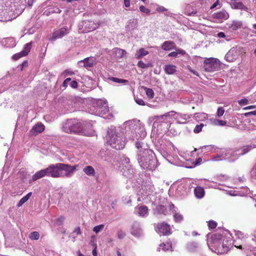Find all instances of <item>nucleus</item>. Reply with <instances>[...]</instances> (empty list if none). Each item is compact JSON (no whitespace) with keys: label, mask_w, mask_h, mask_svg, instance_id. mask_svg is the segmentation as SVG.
I'll list each match as a JSON object with an SVG mask.
<instances>
[{"label":"nucleus","mask_w":256,"mask_h":256,"mask_svg":"<svg viewBox=\"0 0 256 256\" xmlns=\"http://www.w3.org/2000/svg\"><path fill=\"white\" fill-rule=\"evenodd\" d=\"M233 244H234L232 234L226 230H222L220 232L212 234L208 240L210 248L218 254L226 253Z\"/></svg>","instance_id":"1"},{"label":"nucleus","mask_w":256,"mask_h":256,"mask_svg":"<svg viewBox=\"0 0 256 256\" xmlns=\"http://www.w3.org/2000/svg\"><path fill=\"white\" fill-rule=\"evenodd\" d=\"M144 88L145 90L146 96L149 98H152L154 96V92L153 90L151 88H148L146 87H144Z\"/></svg>","instance_id":"46"},{"label":"nucleus","mask_w":256,"mask_h":256,"mask_svg":"<svg viewBox=\"0 0 256 256\" xmlns=\"http://www.w3.org/2000/svg\"><path fill=\"white\" fill-rule=\"evenodd\" d=\"M114 52L116 54V56L118 58H122L124 56V55L126 53L125 50L120 48H114Z\"/></svg>","instance_id":"44"},{"label":"nucleus","mask_w":256,"mask_h":256,"mask_svg":"<svg viewBox=\"0 0 256 256\" xmlns=\"http://www.w3.org/2000/svg\"><path fill=\"white\" fill-rule=\"evenodd\" d=\"M238 103L240 105H246L248 104V100L246 98H242L238 100Z\"/></svg>","instance_id":"57"},{"label":"nucleus","mask_w":256,"mask_h":256,"mask_svg":"<svg viewBox=\"0 0 256 256\" xmlns=\"http://www.w3.org/2000/svg\"><path fill=\"white\" fill-rule=\"evenodd\" d=\"M62 163H57L56 164H51L46 168L48 176H51L54 178H60L62 172H60V166Z\"/></svg>","instance_id":"11"},{"label":"nucleus","mask_w":256,"mask_h":256,"mask_svg":"<svg viewBox=\"0 0 256 256\" xmlns=\"http://www.w3.org/2000/svg\"><path fill=\"white\" fill-rule=\"evenodd\" d=\"M242 25V22L240 20H234L229 24V28L232 30H237L240 28Z\"/></svg>","instance_id":"35"},{"label":"nucleus","mask_w":256,"mask_h":256,"mask_svg":"<svg viewBox=\"0 0 256 256\" xmlns=\"http://www.w3.org/2000/svg\"><path fill=\"white\" fill-rule=\"evenodd\" d=\"M74 16V12L72 8H68L64 14V18H68L72 17Z\"/></svg>","instance_id":"42"},{"label":"nucleus","mask_w":256,"mask_h":256,"mask_svg":"<svg viewBox=\"0 0 256 256\" xmlns=\"http://www.w3.org/2000/svg\"><path fill=\"white\" fill-rule=\"evenodd\" d=\"M64 220V217L63 216H60L56 220L58 225H61Z\"/></svg>","instance_id":"62"},{"label":"nucleus","mask_w":256,"mask_h":256,"mask_svg":"<svg viewBox=\"0 0 256 256\" xmlns=\"http://www.w3.org/2000/svg\"><path fill=\"white\" fill-rule=\"evenodd\" d=\"M135 210L137 214L141 217H146L148 214V209L145 206H141L136 208Z\"/></svg>","instance_id":"22"},{"label":"nucleus","mask_w":256,"mask_h":256,"mask_svg":"<svg viewBox=\"0 0 256 256\" xmlns=\"http://www.w3.org/2000/svg\"><path fill=\"white\" fill-rule=\"evenodd\" d=\"M70 27L64 26L53 32L50 40L61 38L70 32Z\"/></svg>","instance_id":"13"},{"label":"nucleus","mask_w":256,"mask_h":256,"mask_svg":"<svg viewBox=\"0 0 256 256\" xmlns=\"http://www.w3.org/2000/svg\"><path fill=\"white\" fill-rule=\"evenodd\" d=\"M204 68L206 72H212L218 68V64L214 58H210L205 60Z\"/></svg>","instance_id":"12"},{"label":"nucleus","mask_w":256,"mask_h":256,"mask_svg":"<svg viewBox=\"0 0 256 256\" xmlns=\"http://www.w3.org/2000/svg\"><path fill=\"white\" fill-rule=\"evenodd\" d=\"M122 174L128 178H132L135 173V170L131 165H128V166H124V167L122 168Z\"/></svg>","instance_id":"21"},{"label":"nucleus","mask_w":256,"mask_h":256,"mask_svg":"<svg viewBox=\"0 0 256 256\" xmlns=\"http://www.w3.org/2000/svg\"><path fill=\"white\" fill-rule=\"evenodd\" d=\"M44 130V126L42 123H38L34 126L30 130L31 135H36L42 132Z\"/></svg>","instance_id":"23"},{"label":"nucleus","mask_w":256,"mask_h":256,"mask_svg":"<svg viewBox=\"0 0 256 256\" xmlns=\"http://www.w3.org/2000/svg\"><path fill=\"white\" fill-rule=\"evenodd\" d=\"M199 244L196 242H190L187 244V248L190 252H194L198 248Z\"/></svg>","instance_id":"37"},{"label":"nucleus","mask_w":256,"mask_h":256,"mask_svg":"<svg viewBox=\"0 0 256 256\" xmlns=\"http://www.w3.org/2000/svg\"><path fill=\"white\" fill-rule=\"evenodd\" d=\"M256 148V144H247V145L244 146L241 148L240 152V154L243 155V154H246Z\"/></svg>","instance_id":"30"},{"label":"nucleus","mask_w":256,"mask_h":256,"mask_svg":"<svg viewBox=\"0 0 256 256\" xmlns=\"http://www.w3.org/2000/svg\"><path fill=\"white\" fill-rule=\"evenodd\" d=\"M32 194V192H30L26 196L22 198L18 202L17 206L18 207L22 206L24 204L26 201L28 200L30 198Z\"/></svg>","instance_id":"40"},{"label":"nucleus","mask_w":256,"mask_h":256,"mask_svg":"<svg viewBox=\"0 0 256 256\" xmlns=\"http://www.w3.org/2000/svg\"><path fill=\"white\" fill-rule=\"evenodd\" d=\"M194 118L196 121H204L208 118V115L204 112L196 113L194 116Z\"/></svg>","instance_id":"32"},{"label":"nucleus","mask_w":256,"mask_h":256,"mask_svg":"<svg viewBox=\"0 0 256 256\" xmlns=\"http://www.w3.org/2000/svg\"><path fill=\"white\" fill-rule=\"evenodd\" d=\"M254 238L252 240V244L250 245H244V250H248L250 251H255L256 249V230L254 232Z\"/></svg>","instance_id":"28"},{"label":"nucleus","mask_w":256,"mask_h":256,"mask_svg":"<svg viewBox=\"0 0 256 256\" xmlns=\"http://www.w3.org/2000/svg\"><path fill=\"white\" fill-rule=\"evenodd\" d=\"M156 231L160 234L163 235L170 234V225L163 222L158 224L156 227Z\"/></svg>","instance_id":"14"},{"label":"nucleus","mask_w":256,"mask_h":256,"mask_svg":"<svg viewBox=\"0 0 256 256\" xmlns=\"http://www.w3.org/2000/svg\"><path fill=\"white\" fill-rule=\"evenodd\" d=\"M162 48L164 50H170L173 49L176 50V44L172 41H166L162 44Z\"/></svg>","instance_id":"26"},{"label":"nucleus","mask_w":256,"mask_h":256,"mask_svg":"<svg viewBox=\"0 0 256 256\" xmlns=\"http://www.w3.org/2000/svg\"><path fill=\"white\" fill-rule=\"evenodd\" d=\"M138 148L136 158L140 168L144 170H153L158 166L157 160L154 152L144 142H136Z\"/></svg>","instance_id":"2"},{"label":"nucleus","mask_w":256,"mask_h":256,"mask_svg":"<svg viewBox=\"0 0 256 256\" xmlns=\"http://www.w3.org/2000/svg\"><path fill=\"white\" fill-rule=\"evenodd\" d=\"M212 16L220 22L227 20L229 18L228 14L224 10L214 12Z\"/></svg>","instance_id":"18"},{"label":"nucleus","mask_w":256,"mask_h":256,"mask_svg":"<svg viewBox=\"0 0 256 256\" xmlns=\"http://www.w3.org/2000/svg\"><path fill=\"white\" fill-rule=\"evenodd\" d=\"M122 127L125 130L126 138L130 140L143 139L146 136L144 126L140 123L139 120H128L124 123Z\"/></svg>","instance_id":"4"},{"label":"nucleus","mask_w":256,"mask_h":256,"mask_svg":"<svg viewBox=\"0 0 256 256\" xmlns=\"http://www.w3.org/2000/svg\"><path fill=\"white\" fill-rule=\"evenodd\" d=\"M96 112L100 116L104 118H110L112 115L109 114V108L106 100H100L97 102Z\"/></svg>","instance_id":"9"},{"label":"nucleus","mask_w":256,"mask_h":256,"mask_svg":"<svg viewBox=\"0 0 256 256\" xmlns=\"http://www.w3.org/2000/svg\"><path fill=\"white\" fill-rule=\"evenodd\" d=\"M26 0H16L10 6L0 5V21L8 22L16 18L24 10Z\"/></svg>","instance_id":"3"},{"label":"nucleus","mask_w":256,"mask_h":256,"mask_svg":"<svg viewBox=\"0 0 256 256\" xmlns=\"http://www.w3.org/2000/svg\"><path fill=\"white\" fill-rule=\"evenodd\" d=\"M235 236L237 238L241 240L242 244H240L238 245V243H237L236 242V241L234 243V244H234V246L240 249H244V246H246L247 244H243V241H244L246 238V235L245 234L242 232L238 230L235 232Z\"/></svg>","instance_id":"17"},{"label":"nucleus","mask_w":256,"mask_h":256,"mask_svg":"<svg viewBox=\"0 0 256 256\" xmlns=\"http://www.w3.org/2000/svg\"><path fill=\"white\" fill-rule=\"evenodd\" d=\"M168 132L172 136L176 135L178 134V132L171 126V124H170L169 128H168Z\"/></svg>","instance_id":"55"},{"label":"nucleus","mask_w":256,"mask_h":256,"mask_svg":"<svg viewBox=\"0 0 256 256\" xmlns=\"http://www.w3.org/2000/svg\"><path fill=\"white\" fill-rule=\"evenodd\" d=\"M85 24V30H84L86 32H91L92 31L96 29L98 27L99 24L95 23L93 21H90L87 20L84 22Z\"/></svg>","instance_id":"24"},{"label":"nucleus","mask_w":256,"mask_h":256,"mask_svg":"<svg viewBox=\"0 0 256 256\" xmlns=\"http://www.w3.org/2000/svg\"><path fill=\"white\" fill-rule=\"evenodd\" d=\"M148 54V50H146L144 48H141L136 51L135 54V58L137 59H140Z\"/></svg>","instance_id":"36"},{"label":"nucleus","mask_w":256,"mask_h":256,"mask_svg":"<svg viewBox=\"0 0 256 256\" xmlns=\"http://www.w3.org/2000/svg\"><path fill=\"white\" fill-rule=\"evenodd\" d=\"M88 124L86 122H81L76 119L67 120L62 126L63 130L66 133H74L92 136L94 132L87 134L86 132Z\"/></svg>","instance_id":"5"},{"label":"nucleus","mask_w":256,"mask_h":256,"mask_svg":"<svg viewBox=\"0 0 256 256\" xmlns=\"http://www.w3.org/2000/svg\"><path fill=\"white\" fill-rule=\"evenodd\" d=\"M126 234L122 230H119L118 232V237L120 239H122L124 238Z\"/></svg>","instance_id":"59"},{"label":"nucleus","mask_w":256,"mask_h":256,"mask_svg":"<svg viewBox=\"0 0 256 256\" xmlns=\"http://www.w3.org/2000/svg\"><path fill=\"white\" fill-rule=\"evenodd\" d=\"M32 47V42H28L24 45V50L22 51L23 56H26L30 52Z\"/></svg>","instance_id":"43"},{"label":"nucleus","mask_w":256,"mask_h":256,"mask_svg":"<svg viewBox=\"0 0 256 256\" xmlns=\"http://www.w3.org/2000/svg\"><path fill=\"white\" fill-rule=\"evenodd\" d=\"M81 234V230L80 227H77L72 232L70 236V238H72V242L75 241V238Z\"/></svg>","instance_id":"41"},{"label":"nucleus","mask_w":256,"mask_h":256,"mask_svg":"<svg viewBox=\"0 0 256 256\" xmlns=\"http://www.w3.org/2000/svg\"><path fill=\"white\" fill-rule=\"evenodd\" d=\"M164 71L168 74H173L176 71V67L172 64H167L165 66Z\"/></svg>","instance_id":"33"},{"label":"nucleus","mask_w":256,"mask_h":256,"mask_svg":"<svg viewBox=\"0 0 256 256\" xmlns=\"http://www.w3.org/2000/svg\"><path fill=\"white\" fill-rule=\"evenodd\" d=\"M137 24V20L134 18L130 19L126 24V28L128 30L134 29Z\"/></svg>","instance_id":"38"},{"label":"nucleus","mask_w":256,"mask_h":256,"mask_svg":"<svg viewBox=\"0 0 256 256\" xmlns=\"http://www.w3.org/2000/svg\"><path fill=\"white\" fill-rule=\"evenodd\" d=\"M202 149L206 152H211L214 149V146L212 145L204 146L202 148Z\"/></svg>","instance_id":"50"},{"label":"nucleus","mask_w":256,"mask_h":256,"mask_svg":"<svg viewBox=\"0 0 256 256\" xmlns=\"http://www.w3.org/2000/svg\"><path fill=\"white\" fill-rule=\"evenodd\" d=\"M239 51L236 48H232L226 54L225 59L228 62H234L238 58Z\"/></svg>","instance_id":"15"},{"label":"nucleus","mask_w":256,"mask_h":256,"mask_svg":"<svg viewBox=\"0 0 256 256\" xmlns=\"http://www.w3.org/2000/svg\"><path fill=\"white\" fill-rule=\"evenodd\" d=\"M28 237L31 240H36L39 239L40 234L38 232H33L30 234Z\"/></svg>","instance_id":"47"},{"label":"nucleus","mask_w":256,"mask_h":256,"mask_svg":"<svg viewBox=\"0 0 256 256\" xmlns=\"http://www.w3.org/2000/svg\"><path fill=\"white\" fill-rule=\"evenodd\" d=\"M250 174L252 178L256 180V167L254 168L251 172H250Z\"/></svg>","instance_id":"64"},{"label":"nucleus","mask_w":256,"mask_h":256,"mask_svg":"<svg viewBox=\"0 0 256 256\" xmlns=\"http://www.w3.org/2000/svg\"><path fill=\"white\" fill-rule=\"evenodd\" d=\"M135 101L137 104L140 106H144L145 103L143 100L139 98H135Z\"/></svg>","instance_id":"60"},{"label":"nucleus","mask_w":256,"mask_h":256,"mask_svg":"<svg viewBox=\"0 0 256 256\" xmlns=\"http://www.w3.org/2000/svg\"><path fill=\"white\" fill-rule=\"evenodd\" d=\"M224 110L222 107H220L218 108L217 112H216V116L218 118L221 117L224 112Z\"/></svg>","instance_id":"52"},{"label":"nucleus","mask_w":256,"mask_h":256,"mask_svg":"<svg viewBox=\"0 0 256 256\" xmlns=\"http://www.w3.org/2000/svg\"><path fill=\"white\" fill-rule=\"evenodd\" d=\"M232 6L234 9L240 10L246 12H248V8L245 6L241 2H234L232 3Z\"/></svg>","instance_id":"29"},{"label":"nucleus","mask_w":256,"mask_h":256,"mask_svg":"<svg viewBox=\"0 0 256 256\" xmlns=\"http://www.w3.org/2000/svg\"><path fill=\"white\" fill-rule=\"evenodd\" d=\"M217 224L214 220H210L208 222V226L210 228L214 229L216 228Z\"/></svg>","instance_id":"54"},{"label":"nucleus","mask_w":256,"mask_h":256,"mask_svg":"<svg viewBox=\"0 0 256 256\" xmlns=\"http://www.w3.org/2000/svg\"><path fill=\"white\" fill-rule=\"evenodd\" d=\"M45 176H48L46 168L36 172L32 176V180L35 181Z\"/></svg>","instance_id":"25"},{"label":"nucleus","mask_w":256,"mask_h":256,"mask_svg":"<svg viewBox=\"0 0 256 256\" xmlns=\"http://www.w3.org/2000/svg\"><path fill=\"white\" fill-rule=\"evenodd\" d=\"M78 167V164L72 166L69 164L62 163L60 166V178H70L72 176Z\"/></svg>","instance_id":"10"},{"label":"nucleus","mask_w":256,"mask_h":256,"mask_svg":"<svg viewBox=\"0 0 256 256\" xmlns=\"http://www.w3.org/2000/svg\"><path fill=\"white\" fill-rule=\"evenodd\" d=\"M190 117L186 114H184L176 112L174 111H171L164 114L158 117L159 120H166L170 122V118L174 119L178 124H185Z\"/></svg>","instance_id":"8"},{"label":"nucleus","mask_w":256,"mask_h":256,"mask_svg":"<svg viewBox=\"0 0 256 256\" xmlns=\"http://www.w3.org/2000/svg\"><path fill=\"white\" fill-rule=\"evenodd\" d=\"M231 154L230 150H222L220 154H216L215 156L212 157L211 160L212 161H219L222 160L224 159H226V158L228 156L229 154Z\"/></svg>","instance_id":"19"},{"label":"nucleus","mask_w":256,"mask_h":256,"mask_svg":"<svg viewBox=\"0 0 256 256\" xmlns=\"http://www.w3.org/2000/svg\"><path fill=\"white\" fill-rule=\"evenodd\" d=\"M204 190L201 186H196L194 190V194L197 198H202L204 196Z\"/></svg>","instance_id":"31"},{"label":"nucleus","mask_w":256,"mask_h":256,"mask_svg":"<svg viewBox=\"0 0 256 256\" xmlns=\"http://www.w3.org/2000/svg\"><path fill=\"white\" fill-rule=\"evenodd\" d=\"M22 56H23V54H22V52H20L19 53H18V54H16L13 55L12 58L15 60H17L18 58H20Z\"/></svg>","instance_id":"56"},{"label":"nucleus","mask_w":256,"mask_h":256,"mask_svg":"<svg viewBox=\"0 0 256 256\" xmlns=\"http://www.w3.org/2000/svg\"><path fill=\"white\" fill-rule=\"evenodd\" d=\"M130 160L128 158H124L122 160V164H125L126 166H128V165H130Z\"/></svg>","instance_id":"61"},{"label":"nucleus","mask_w":256,"mask_h":256,"mask_svg":"<svg viewBox=\"0 0 256 256\" xmlns=\"http://www.w3.org/2000/svg\"><path fill=\"white\" fill-rule=\"evenodd\" d=\"M172 212H174L173 216L176 222H180L183 220V216L182 214L176 212V210H174Z\"/></svg>","instance_id":"45"},{"label":"nucleus","mask_w":256,"mask_h":256,"mask_svg":"<svg viewBox=\"0 0 256 256\" xmlns=\"http://www.w3.org/2000/svg\"><path fill=\"white\" fill-rule=\"evenodd\" d=\"M2 46L6 48H14L16 45V40L13 38H4L0 40Z\"/></svg>","instance_id":"16"},{"label":"nucleus","mask_w":256,"mask_h":256,"mask_svg":"<svg viewBox=\"0 0 256 256\" xmlns=\"http://www.w3.org/2000/svg\"><path fill=\"white\" fill-rule=\"evenodd\" d=\"M71 79L70 78H66L63 82L62 84V87H64V88H66V87H67L68 86V82H70V81Z\"/></svg>","instance_id":"63"},{"label":"nucleus","mask_w":256,"mask_h":256,"mask_svg":"<svg viewBox=\"0 0 256 256\" xmlns=\"http://www.w3.org/2000/svg\"><path fill=\"white\" fill-rule=\"evenodd\" d=\"M140 10L144 14H149L150 12V10L148 8H147L144 6H140L139 8Z\"/></svg>","instance_id":"53"},{"label":"nucleus","mask_w":256,"mask_h":256,"mask_svg":"<svg viewBox=\"0 0 256 256\" xmlns=\"http://www.w3.org/2000/svg\"><path fill=\"white\" fill-rule=\"evenodd\" d=\"M131 234L136 237L140 236L142 234V230L138 222H134L133 223L131 228Z\"/></svg>","instance_id":"20"},{"label":"nucleus","mask_w":256,"mask_h":256,"mask_svg":"<svg viewBox=\"0 0 256 256\" xmlns=\"http://www.w3.org/2000/svg\"><path fill=\"white\" fill-rule=\"evenodd\" d=\"M110 80L112 82L116 83H126L128 82V81L125 80H122L116 78L112 77Z\"/></svg>","instance_id":"49"},{"label":"nucleus","mask_w":256,"mask_h":256,"mask_svg":"<svg viewBox=\"0 0 256 256\" xmlns=\"http://www.w3.org/2000/svg\"><path fill=\"white\" fill-rule=\"evenodd\" d=\"M204 124H200L199 125H196L194 130V132L195 134L200 132L202 130V128L204 126Z\"/></svg>","instance_id":"48"},{"label":"nucleus","mask_w":256,"mask_h":256,"mask_svg":"<svg viewBox=\"0 0 256 256\" xmlns=\"http://www.w3.org/2000/svg\"><path fill=\"white\" fill-rule=\"evenodd\" d=\"M172 247V244L170 242H166V243H162L159 246L158 248V250H160V249H162L164 251H167L169 250H171Z\"/></svg>","instance_id":"39"},{"label":"nucleus","mask_w":256,"mask_h":256,"mask_svg":"<svg viewBox=\"0 0 256 256\" xmlns=\"http://www.w3.org/2000/svg\"><path fill=\"white\" fill-rule=\"evenodd\" d=\"M83 172L88 176H94L96 174L95 170L90 166H87L83 168Z\"/></svg>","instance_id":"34"},{"label":"nucleus","mask_w":256,"mask_h":256,"mask_svg":"<svg viewBox=\"0 0 256 256\" xmlns=\"http://www.w3.org/2000/svg\"><path fill=\"white\" fill-rule=\"evenodd\" d=\"M107 144L116 150L122 149L124 147L125 141L122 140L120 134L115 128L108 131Z\"/></svg>","instance_id":"6"},{"label":"nucleus","mask_w":256,"mask_h":256,"mask_svg":"<svg viewBox=\"0 0 256 256\" xmlns=\"http://www.w3.org/2000/svg\"><path fill=\"white\" fill-rule=\"evenodd\" d=\"M96 59L94 58H87L84 59V60L80 61V64L83 63L84 66L86 68H91L93 66L95 63Z\"/></svg>","instance_id":"27"},{"label":"nucleus","mask_w":256,"mask_h":256,"mask_svg":"<svg viewBox=\"0 0 256 256\" xmlns=\"http://www.w3.org/2000/svg\"><path fill=\"white\" fill-rule=\"evenodd\" d=\"M138 66L142 68H145L148 67V65L144 63L142 61H139L138 63Z\"/></svg>","instance_id":"58"},{"label":"nucleus","mask_w":256,"mask_h":256,"mask_svg":"<svg viewBox=\"0 0 256 256\" xmlns=\"http://www.w3.org/2000/svg\"><path fill=\"white\" fill-rule=\"evenodd\" d=\"M104 228V224H100L96 226H95L93 228V231L95 232L96 234H98Z\"/></svg>","instance_id":"51"},{"label":"nucleus","mask_w":256,"mask_h":256,"mask_svg":"<svg viewBox=\"0 0 256 256\" xmlns=\"http://www.w3.org/2000/svg\"><path fill=\"white\" fill-rule=\"evenodd\" d=\"M154 186L151 183H146L142 186L141 188L138 192V201L146 204L152 200L154 192Z\"/></svg>","instance_id":"7"}]
</instances>
